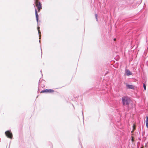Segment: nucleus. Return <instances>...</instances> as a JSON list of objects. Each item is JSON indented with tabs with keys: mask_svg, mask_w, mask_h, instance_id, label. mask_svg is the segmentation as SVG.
Returning a JSON list of instances; mask_svg holds the SVG:
<instances>
[{
	"mask_svg": "<svg viewBox=\"0 0 148 148\" xmlns=\"http://www.w3.org/2000/svg\"><path fill=\"white\" fill-rule=\"evenodd\" d=\"M122 103L123 106H129L131 101L130 98L127 96L123 97L122 98Z\"/></svg>",
	"mask_w": 148,
	"mask_h": 148,
	"instance_id": "1",
	"label": "nucleus"
},
{
	"mask_svg": "<svg viewBox=\"0 0 148 148\" xmlns=\"http://www.w3.org/2000/svg\"><path fill=\"white\" fill-rule=\"evenodd\" d=\"M39 0H36L35 3L36 6L37 8L38 12H40L41 9H42V6L40 3L39 1Z\"/></svg>",
	"mask_w": 148,
	"mask_h": 148,
	"instance_id": "2",
	"label": "nucleus"
},
{
	"mask_svg": "<svg viewBox=\"0 0 148 148\" xmlns=\"http://www.w3.org/2000/svg\"><path fill=\"white\" fill-rule=\"evenodd\" d=\"M5 134L6 136L9 138L12 139V134L11 132L9 131H8L5 132Z\"/></svg>",
	"mask_w": 148,
	"mask_h": 148,
	"instance_id": "3",
	"label": "nucleus"
},
{
	"mask_svg": "<svg viewBox=\"0 0 148 148\" xmlns=\"http://www.w3.org/2000/svg\"><path fill=\"white\" fill-rule=\"evenodd\" d=\"M125 73H126V75H132V73L130 72V71L128 69L126 70H125Z\"/></svg>",
	"mask_w": 148,
	"mask_h": 148,
	"instance_id": "4",
	"label": "nucleus"
},
{
	"mask_svg": "<svg viewBox=\"0 0 148 148\" xmlns=\"http://www.w3.org/2000/svg\"><path fill=\"white\" fill-rule=\"evenodd\" d=\"M126 87L128 88L134 89V86L132 85L127 84Z\"/></svg>",
	"mask_w": 148,
	"mask_h": 148,
	"instance_id": "5",
	"label": "nucleus"
},
{
	"mask_svg": "<svg viewBox=\"0 0 148 148\" xmlns=\"http://www.w3.org/2000/svg\"><path fill=\"white\" fill-rule=\"evenodd\" d=\"M35 14H36V20H37V22H38V14L37 11L36 9H35Z\"/></svg>",
	"mask_w": 148,
	"mask_h": 148,
	"instance_id": "6",
	"label": "nucleus"
},
{
	"mask_svg": "<svg viewBox=\"0 0 148 148\" xmlns=\"http://www.w3.org/2000/svg\"><path fill=\"white\" fill-rule=\"evenodd\" d=\"M145 122L146 127L148 128V117L147 116H146V119Z\"/></svg>",
	"mask_w": 148,
	"mask_h": 148,
	"instance_id": "7",
	"label": "nucleus"
},
{
	"mask_svg": "<svg viewBox=\"0 0 148 148\" xmlns=\"http://www.w3.org/2000/svg\"><path fill=\"white\" fill-rule=\"evenodd\" d=\"M54 92V90L52 89H48V92L47 93H53Z\"/></svg>",
	"mask_w": 148,
	"mask_h": 148,
	"instance_id": "8",
	"label": "nucleus"
},
{
	"mask_svg": "<svg viewBox=\"0 0 148 148\" xmlns=\"http://www.w3.org/2000/svg\"><path fill=\"white\" fill-rule=\"evenodd\" d=\"M48 89L43 90L40 92V93H43L45 92L47 93Z\"/></svg>",
	"mask_w": 148,
	"mask_h": 148,
	"instance_id": "9",
	"label": "nucleus"
},
{
	"mask_svg": "<svg viewBox=\"0 0 148 148\" xmlns=\"http://www.w3.org/2000/svg\"><path fill=\"white\" fill-rule=\"evenodd\" d=\"M143 87H144V90H145L146 89V85H145V84H143Z\"/></svg>",
	"mask_w": 148,
	"mask_h": 148,
	"instance_id": "10",
	"label": "nucleus"
},
{
	"mask_svg": "<svg viewBox=\"0 0 148 148\" xmlns=\"http://www.w3.org/2000/svg\"><path fill=\"white\" fill-rule=\"evenodd\" d=\"M132 142H133L134 141V140H133V137H132Z\"/></svg>",
	"mask_w": 148,
	"mask_h": 148,
	"instance_id": "11",
	"label": "nucleus"
},
{
	"mask_svg": "<svg viewBox=\"0 0 148 148\" xmlns=\"http://www.w3.org/2000/svg\"><path fill=\"white\" fill-rule=\"evenodd\" d=\"M38 31L39 34L40 33V30H38Z\"/></svg>",
	"mask_w": 148,
	"mask_h": 148,
	"instance_id": "12",
	"label": "nucleus"
},
{
	"mask_svg": "<svg viewBox=\"0 0 148 148\" xmlns=\"http://www.w3.org/2000/svg\"><path fill=\"white\" fill-rule=\"evenodd\" d=\"M39 28H40L39 27H37V29H38V30H39Z\"/></svg>",
	"mask_w": 148,
	"mask_h": 148,
	"instance_id": "13",
	"label": "nucleus"
},
{
	"mask_svg": "<svg viewBox=\"0 0 148 148\" xmlns=\"http://www.w3.org/2000/svg\"><path fill=\"white\" fill-rule=\"evenodd\" d=\"M114 41H115L116 40V38H114Z\"/></svg>",
	"mask_w": 148,
	"mask_h": 148,
	"instance_id": "14",
	"label": "nucleus"
},
{
	"mask_svg": "<svg viewBox=\"0 0 148 148\" xmlns=\"http://www.w3.org/2000/svg\"><path fill=\"white\" fill-rule=\"evenodd\" d=\"M95 16H96V18H97V15L96 14H95Z\"/></svg>",
	"mask_w": 148,
	"mask_h": 148,
	"instance_id": "15",
	"label": "nucleus"
}]
</instances>
